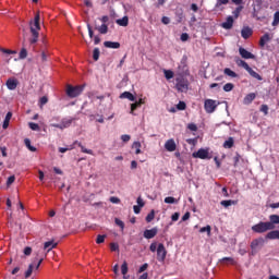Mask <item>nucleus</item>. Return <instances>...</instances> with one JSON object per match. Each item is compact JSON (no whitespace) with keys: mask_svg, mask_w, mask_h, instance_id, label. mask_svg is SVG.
<instances>
[{"mask_svg":"<svg viewBox=\"0 0 279 279\" xmlns=\"http://www.w3.org/2000/svg\"><path fill=\"white\" fill-rule=\"evenodd\" d=\"M251 230H253L256 234H265V232H269V230H274L271 223L268 221H260L257 225H254Z\"/></svg>","mask_w":279,"mask_h":279,"instance_id":"2","label":"nucleus"},{"mask_svg":"<svg viewBox=\"0 0 279 279\" xmlns=\"http://www.w3.org/2000/svg\"><path fill=\"white\" fill-rule=\"evenodd\" d=\"M114 223H116V226H119V228H121L122 232H123V230H125V222H123L121 219L116 218Z\"/></svg>","mask_w":279,"mask_h":279,"instance_id":"37","label":"nucleus"},{"mask_svg":"<svg viewBox=\"0 0 279 279\" xmlns=\"http://www.w3.org/2000/svg\"><path fill=\"white\" fill-rule=\"evenodd\" d=\"M193 158H201V160H206L208 158V150L199 148L197 151L192 154Z\"/></svg>","mask_w":279,"mask_h":279,"instance_id":"11","label":"nucleus"},{"mask_svg":"<svg viewBox=\"0 0 279 279\" xmlns=\"http://www.w3.org/2000/svg\"><path fill=\"white\" fill-rule=\"evenodd\" d=\"M24 254H25V256H32V247L31 246H26L24 248Z\"/></svg>","mask_w":279,"mask_h":279,"instance_id":"63","label":"nucleus"},{"mask_svg":"<svg viewBox=\"0 0 279 279\" xmlns=\"http://www.w3.org/2000/svg\"><path fill=\"white\" fill-rule=\"evenodd\" d=\"M73 123V119H62L61 123H54L51 124L52 128H57L58 130H65V128H71V124Z\"/></svg>","mask_w":279,"mask_h":279,"instance_id":"9","label":"nucleus"},{"mask_svg":"<svg viewBox=\"0 0 279 279\" xmlns=\"http://www.w3.org/2000/svg\"><path fill=\"white\" fill-rule=\"evenodd\" d=\"M87 29L89 38H93L95 36V33L93 32V26H90V24H87Z\"/></svg>","mask_w":279,"mask_h":279,"instance_id":"61","label":"nucleus"},{"mask_svg":"<svg viewBox=\"0 0 279 279\" xmlns=\"http://www.w3.org/2000/svg\"><path fill=\"white\" fill-rule=\"evenodd\" d=\"M150 252H158V243L153 242L149 246Z\"/></svg>","mask_w":279,"mask_h":279,"instance_id":"60","label":"nucleus"},{"mask_svg":"<svg viewBox=\"0 0 279 279\" xmlns=\"http://www.w3.org/2000/svg\"><path fill=\"white\" fill-rule=\"evenodd\" d=\"M211 230H213V229H211L210 225H207L206 227L201 228V229H199V232H201V233L207 232V235L210 236V231H211Z\"/></svg>","mask_w":279,"mask_h":279,"instance_id":"42","label":"nucleus"},{"mask_svg":"<svg viewBox=\"0 0 279 279\" xmlns=\"http://www.w3.org/2000/svg\"><path fill=\"white\" fill-rule=\"evenodd\" d=\"M149 267V264H144L140 267L137 274H143V271H147V268Z\"/></svg>","mask_w":279,"mask_h":279,"instance_id":"59","label":"nucleus"},{"mask_svg":"<svg viewBox=\"0 0 279 279\" xmlns=\"http://www.w3.org/2000/svg\"><path fill=\"white\" fill-rule=\"evenodd\" d=\"M234 61H235V64H238V66H242V69H245V71H247L251 68L250 64H247V62L239 59V57H236Z\"/></svg>","mask_w":279,"mask_h":279,"instance_id":"27","label":"nucleus"},{"mask_svg":"<svg viewBox=\"0 0 279 279\" xmlns=\"http://www.w3.org/2000/svg\"><path fill=\"white\" fill-rule=\"evenodd\" d=\"M260 112H263L265 116L269 114V106L262 105Z\"/></svg>","mask_w":279,"mask_h":279,"instance_id":"52","label":"nucleus"},{"mask_svg":"<svg viewBox=\"0 0 279 279\" xmlns=\"http://www.w3.org/2000/svg\"><path fill=\"white\" fill-rule=\"evenodd\" d=\"M181 40L182 43H186V40H189V33L181 34Z\"/></svg>","mask_w":279,"mask_h":279,"instance_id":"64","label":"nucleus"},{"mask_svg":"<svg viewBox=\"0 0 279 279\" xmlns=\"http://www.w3.org/2000/svg\"><path fill=\"white\" fill-rule=\"evenodd\" d=\"M82 93H84V85H77V86L68 85L66 87V95L68 97H71V99L75 97H80Z\"/></svg>","mask_w":279,"mask_h":279,"instance_id":"4","label":"nucleus"},{"mask_svg":"<svg viewBox=\"0 0 279 279\" xmlns=\"http://www.w3.org/2000/svg\"><path fill=\"white\" fill-rule=\"evenodd\" d=\"M225 149H232L234 147V138L229 137L225 143H223Z\"/></svg>","mask_w":279,"mask_h":279,"instance_id":"30","label":"nucleus"},{"mask_svg":"<svg viewBox=\"0 0 279 279\" xmlns=\"http://www.w3.org/2000/svg\"><path fill=\"white\" fill-rule=\"evenodd\" d=\"M38 32H40V13H37L34 22H31V33L33 36L29 39L31 45L38 43Z\"/></svg>","mask_w":279,"mask_h":279,"instance_id":"1","label":"nucleus"},{"mask_svg":"<svg viewBox=\"0 0 279 279\" xmlns=\"http://www.w3.org/2000/svg\"><path fill=\"white\" fill-rule=\"evenodd\" d=\"M95 29L99 32V34H108V24H102L101 26L95 25Z\"/></svg>","mask_w":279,"mask_h":279,"instance_id":"31","label":"nucleus"},{"mask_svg":"<svg viewBox=\"0 0 279 279\" xmlns=\"http://www.w3.org/2000/svg\"><path fill=\"white\" fill-rule=\"evenodd\" d=\"M110 250H111V252H119V244L112 242V243L110 244Z\"/></svg>","mask_w":279,"mask_h":279,"instance_id":"56","label":"nucleus"},{"mask_svg":"<svg viewBox=\"0 0 279 279\" xmlns=\"http://www.w3.org/2000/svg\"><path fill=\"white\" fill-rule=\"evenodd\" d=\"M49 102V98H47V96H43L40 99H39V107L43 108V106H45L46 104Z\"/></svg>","mask_w":279,"mask_h":279,"instance_id":"46","label":"nucleus"},{"mask_svg":"<svg viewBox=\"0 0 279 279\" xmlns=\"http://www.w3.org/2000/svg\"><path fill=\"white\" fill-rule=\"evenodd\" d=\"M34 262L29 264L27 270L25 271V278H29L32 276V274L34 272Z\"/></svg>","mask_w":279,"mask_h":279,"instance_id":"35","label":"nucleus"},{"mask_svg":"<svg viewBox=\"0 0 279 279\" xmlns=\"http://www.w3.org/2000/svg\"><path fill=\"white\" fill-rule=\"evenodd\" d=\"M109 202H111V204H120L121 203V199L117 196H111L109 198Z\"/></svg>","mask_w":279,"mask_h":279,"instance_id":"58","label":"nucleus"},{"mask_svg":"<svg viewBox=\"0 0 279 279\" xmlns=\"http://www.w3.org/2000/svg\"><path fill=\"white\" fill-rule=\"evenodd\" d=\"M268 223H271L272 230H276V226L279 223V216L278 215H270Z\"/></svg>","mask_w":279,"mask_h":279,"instance_id":"24","label":"nucleus"},{"mask_svg":"<svg viewBox=\"0 0 279 279\" xmlns=\"http://www.w3.org/2000/svg\"><path fill=\"white\" fill-rule=\"evenodd\" d=\"M242 11H243V7H241V5L238 7V8L232 12L234 19H236V17L241 14Z\"/></svg>","mask_w":279,"mask_h":279,"instance_id":"47","label":"nucleus"},{"mask_svg":"<svg viewBox=\"0 0 279 279\" xmlns=\"http://www.w3.org/2000/svg\"><path fill=\"white\" fill-rule=\"evenodd\" d=\"M165 204H178V201L173 196H168L165 198Z\"/></svg>","mask_w":279,"mask_h":279,"instance_id":"43","label":"nucleus"},{"mask_svg":"<svg viewBox=\"0 0 279 279\" xmlns=\"http://www.w3.org/2000/svg\"><path fill=\"white\" fill-rule=\"evenodd\" d=\"M99 48H95L93 51V60H95V62H97V60H99Z\"/></svg>","mask_w":279,"mask_h":279,"instance_id":"45","label":"nucleus"},{"mask_svg":"<svg viewBox=\"0 0 279 279\" xmlns=\"http://www.w3.org/2000/svg\"><path fill=\"white\" fill-rule=\"evenodd\" d=\"M177 147L178 146L175 145V141L173 138L168 140L165 144V149H167V151H175Z\"/></svg>","mask_w":279,"mask_h":279,"instance_id":"15","label":"nucleus"},{"mask_svg":"<svg viewBox=\"0 0 279 279\" xmlns=\"http://www.w3.org/2000/svg\"><path fill=\"white\" fill-rule=\"evenodd\" d=\"M246 71L251 75V77H254V80H258V82H263V76H260V74H258L252 68H248Z\"/></svg>","mask_w":279,"mask_h":279,"instance_id":"25","label":"nucleus"},{"mask_svg":"<svg viewBox=\"0 0 279 279\" xmlns=\"http://www.w3.org/2000/svg\"><path fill=\"white\" fill-rule=\"evenodd\" d=\"M104 241H106V235H97V239H96V243L99 245L101 243H104Z\"/></svg>","mask_w":279,"mask_h":279,"instance_id":"54","label":"nucleus"},{"mask_svg":"<svg viewBox=\"0 0 279 279\" xmlns=\"http://www.w3.org/2000/svg\"><path fill=\"white\" fill-rule=\"evenodd\" d=\"M120 99H129V101H136L134 94L130 92H124L120 95Z\"/></svg>","mask_w":279,"mask_h":279,"instance_id":"22","label":"nucleus"},{"mask_svg":"<svg viewBox=\"0 0 279 279\" xmlns=\"http://www.w3.org/2000/svg\"><path fill=\"white\" fill-rule=\"evenodd\" d=\"M104 47H106L107 49H120L121 44L118 41H105Z\"/></svg>","mask_w":279,"mask_h":279,"instance_id":"18","label":"nucleus"},{"mask_svg":"<svg viewBox=\"0 0 279 279\" xmlns=\"http://www.w3.org/2000/svg\"><path fill=\"white\" fill-rule=\"evenodd\" d=\"M14 180H16V177L14 175L9 177L7 180V186L14 184Z\"/></svg>","mask_w":279,"mask_h":279,"instance_id":"57","label":"nucleus"},{"mask_svg":"<svg viewBox=\"0 0 279 279\" xmlns=\"http://www.w3.org/2000/svg\"><path fill=\"white\" fill-rule=\"evenodd\" d=\"M28 126L31 128V130H33L34 132H38V130H40V125H38V123H34V122H29Z\"/></svg>","mask_w":279,"mask_h":279,"instance_id":"44","label":"nucleus"},{"mask_svg":"<svg viewBox=\"0 0 279 279\" xmlns=\"http://www.w3.org/2000/svg\"><path fill=\"white\" fill-rule=\"evenodd\" d=\"M121 274L122 276H125L128 274V263L124 262L121 266Z\"/></svg>","mask_w":279,"mask_h":279,"instance_id":"51","label":"nucleus"},{"mask_svg":"<svg viewBox=\"0 0 279 279\" xmlns=\"http://www.w3.org/2000/svg\"><path fill=\"white\" fill-rule=\"evenodd\" d=\"M218 106L219 104H217V100H214V99H206L204 102V108L207 114H213V112L217 110Z\"/></svg>","mask_w":279,"mask_h":279,"instance_id":"7","label":"nucleus"},{"mask_svg":"<svg viewBox=\"0 0 279 279\" xmlns=\"http://www.w3.org/2000/svg\"><path fill=\"white\" fill-rule=\"evenodd\" d=\"M225 75H228L229 77H239V74L236 72L232 71L230 68H226L223 70Z\"/></svg>","mask_w":279,"mask_h":279,"instance_id":"32","label":"nucleus"},{"mask_svg":"<svg viewBox=\"0 0 279 279\" xmlns=\"http://www.w3.org/2000/svg\"><path fill=\"white\" fill-rule=\"evenodd\" d=\"M223 90H225V93H230L231 90H234V84H232V83L225 84Z\"/></svg>","mask_w":279,"mask_h":279,"instance_id":"39","label":"nucleus"},{"mask_svg":"<svg viewBox=\"0 0 279 279\" xmlns=\"http://www.w3.org/2000/svg\"><path fill=\"white\" fill-rule=\"evenodd\" d=\"M252 34H253V31L252 28H250V26L243 27L241 31V36L242 38H244V40H247V38H250Z\"/></svg>","mask_w":279,"mask_h":279,"instance_id":"19","label":"nucleus"},{"mask_svg":"<svg viewBox=\"0 0 279 279\" xmlns=\"http://www.w3.org/2000/svg\"><path fill=\"white\" fill-rule=\"evenodd\" d=\"M143 104H145V101H143V98H140L138 101L132 104L131 105V114H134V110H136V108H141V106H143Z\"/></svg>","mask_w":279,"mask_h":279,"instance_id":"29","label":"nucleus"},{"mask_svg":"<svg viewBox=\"0 0 279 279\" xmlns=\"http://www.w3.org/2000/svg\"><path fill=\"white\" fill-rule=\"evenodd\" d=\"M116 23L117 25H120V27H128L130 19H128V16H124L122 19L117 20Z\"/></svg>","mask_w":279,"mask_h":279,"instance_id":"28","label":"nucleus"},{"mask_svg":"<svg viewBox=\"0 0 279 279\" xmlns=\"http://www.w3.org/2000/svg\"><path fill=\"white\" fill-rule=\"evenodd\" d=\"M156 218V210L151 209L150 213L146 216V222L151 223V220Z\"/></svg>","mask_w":279,"mask_h":279,"instance_id":"34","label":"nucleus"},{"mask_svg":"<svg viewBox=\"0 0 279 279\" xmlns=\"http://www.w3.org/2000/svg\"><path fill=\"white\" fill-rule=\"evenodd\" d=\"M0 51L2 53H8V54H14L16 53V50H10V49H5V48H0Z\"/></svg>","mask_w":279,"mask_h":279,"instance_id":"55","label":"nucleus"},{"mask_svg":"<svg viewBox=\"0 0 279 279\" xmlns=\"http://www.w3.org/2000/svg\"><path fill=\"white\" fill-rule=\"evenodd\" d=\"M25 58H27V49L22 48L20 51V59L25 60Z\"/></svg>","mask_w":279,"mask_h":279,"instance_id":"49","label":"nucleus"},{"mask_svg":"<svg viewBox=\"0 0 279 279\" xmlns=\"http://www.w3.org/2000/svg\"><path fill=\"white\" fill-rule=\"evenodd\" d=\"M271 40V37L269 36V33L264 34L259 39V47L263 49L265 48V45Z\"/></svg>","mask_w":279,"mask_h":279,"instance_id":"20","label":"nucleus"},{"mask_svg":"<svg viewBox=\"0 0 279 279\" xmlns=\"http://www.w3.org/2000/svg\"><path fill=\"white\" fill-rule=\"evenodd\" d=\"M233 25H234V17H232V15H229V16L227 17L226 22H223V23L221 24V27H222L223 29H232Z\"/></svg>","mask_w":279,"mask_h":279,"instance_id":"14","label":"nucleus"},{"mask_svg":"<svg viewBox=\"0 0 279 279\" xmlns=\"http://www.w3.org/2000/svg\"><path fill=\"white\" fill-rule=\"evenodd\" d=\"M45 248H39L35 252V258L33 263H37L35 269H40V265H43V260L47 258V253L44 251Z\"/></svg>","mask_w":279,"mask_h":279,"instance_id":"6","label":"nucleus"},{"mask_svg":"<svg viewBox=\"0 0 279 279\" xmlns=\"http://www.w3.org/2000/svg\"><path fill=\"white\" fill-rule=\"evenodd\" d=\"M16 86H19V81L16 78H9L7 81V88H9V90H16Z\"/></svg>","mask_w":279,"mask_h":279,"instance_id":"17","label":"nucleus"},{"mask_svg":"<svg viewBox=\"0 0 279 279\" xmlns=\"http://www.w3.org/2000/svg\"><path fill=\"white\" fill-rule=\"evenodd\" d=\"M230 3V0H218L216 3V8H221V5H228Z\"/></svg>","mask_w":279,"mask_h":279,"instance_id":"48","label":"nucleus"},{"mask_svg":"<svg viewBox=\"0 0 279 279\" xmlns=\"http://www.w3.org/2000/svg\"><path fill=\"white\" fill-rule=\"evenodd\" d=\"M220 263H229V265H236V260L232 257H222Z\"/></svg>","mask_w":279,"mask_h":279,"instance_id":"33","label":"nucleus"},{"mask_svg":"<svg viewBox=\"0 0 279 279\" xmlns=\"http://www.w3.org/2000/svg\"><path fill=\"white\" fill-rule=\"evenodd\" d=\"M254 99H256V95L254 93L247 94L243 99V105L250 106Z\"/></svg>","mask_w":279,"mask_h":279,"instance_id":"21","label":"nucleus"},{"mask_svg":"<svg viewBox=\"0 0 279 279\" xmlns=\"http://www.w3.org/2000/svg\"><path fill=\"white\" fill-rule=\"evenodd\" d=\"M132 148L135 149V154H141V142H134Z\"/></svg>","mask_w":279,"mask_h":279,"instance_id":"40","label":"nucleus"},{"mask_svg":"<svg viewBox=\"0 0 279 279\" xmlns=\"http://www.w3.org/2000/svg\"><path fill=\"white\" fill-rule=\"evenodd\" d=\"M24 143L27 149H29V151H36V147L32 146V141H29V138H25Z\"/></svg>","mask_w":279,"mask_h":279,"instance_id":"36","label":"nucleus"},{"mask_svg":"<svg viewBox=\"0 0 279 279\" xmlns=\"http://www.w3.org/2000/svg\"><path fill=\"white\" fill-rule=\"evenodd\" d=\"M175 88L179 93H186V90H189V80L184 78L182 75L177 76Z\"/></svg>","mask_w":279,"mask_h":279,"instance_id":"5","label":"nucleus"},{"mask_svg":"<svg viewBox=\"0 0 279 279\" xmlns=\"http://www.w3.org/2000/svg\"><path fill=\"white\" fill-rule=\"evenodd\" d=\"M12 119V112L9 111L4 118V121H3V124H2V128L3 130H8V128H10V120Z\"/></svg>","mask_w":279,"mask_h":279,"instance_id":"26","label":"nucleus"},{"mask_svg":"<svg viewBox=\"0 0 279 279\" xmlns=\"http://www.w3.org/2000/svg\"><path fill=\"white\" fill-rule=\"evenodd\" d=\"M266 239H268V241H279V230H270V232L266 234Z\"/></svg>","mask_w":279,"mask_h":279,"instance_id":"16","label":"nucleus"},{"mask_svg":"<svg viewBox=\"0 0 279 279\" xmlns=\"http://www.w3.org/2000/svg\"><path fill=\"white\" fill-rule=\"evenodd\" d=\"M239 53H240L241 58H243L244 60H254V58H256V56H254V53L247 51L243 47L239 48Z\"/></svg>","mask_w":279,"mask_h":279,"instance_id":"10","label":"nucleus"},{"mask_svg":"<svg viewBox=\"0 0 279 279\" xmlns=\"http://www.w3.org/2000/svg\"><path fill=\"white\" fill-rule=\"evenodd\" d=\"M187 128L191 130V132H197V124L195 123H190Z\"/></svg>","mask_w":279,"mask_h":279,"instance_id":"62","label":"nucleus"},{"mask_svg":"<svg viewBox=\"0 0 279 279\" xmlns=\"http://www.w3.org/2000/svg\"><path fill=\"white\" fill-rule=\"evenodd\" d=\"M163 75L166 80H173V71L171 70H163Z\"/></svg>","mask_w":279,"mask_h":279,"instance_id":"41","label":"nucleus"},{"mask_svg":"<svg viewBox=\"0 0 279 279\" xmlns=\"http://www.w3.org/2000/svg\"><path fill=\"white\" fill-rule=\"evenodd\" d=\"M158 234V228L154 227L153 229H146L144 231V239H154Z\"/></svg>","mask_w":279,"mask_h":279,"instance_id":"12","label":"nucleus"},{"mask_svg":"<svg viewBox=\"0 0 279 279\" xmlns=\"http://www.w3.org/2000/svg\"><path fill=\"white\" fill-rule=\"evenodd\" d=\"M167 258V248L165 247V244L159 243L157 247V260L159 263H165Z\"/></svg>","mask_w":279,"mask_h":279,"instance_id":"8","label":"nucleus"},{"mask_svg":"<svg viewBox=\"0 0 279 279\" xmlns=\"http://www.w3.org/2000/svg\"><path fill=\"white\" fill-rule=\"evenodd\" d=\"M177 110H186V102L179 101V104L177 105Z\"/></svg>","mask_w":279,"mask_h":279,"instance_id":"50","label":"nucleus"},{"mask_svg":"<svg viewBox=\"0 0 279 279\" xmlns=\"http://www.w3.org/2000/svg\"><path fill=\"white\" fill-rule=\"evenodd\" d=\"M220 204H221L225 208H228L229 206H232V204H236V201H232V199H229V201H221Z\"/></svg>","mask_w":279,"mask_h":279,"instance_id":"38","label":"nucleus"},{"mask_svg":"<svg viewBox=\"0 0 279 279\" xmlns=\"http://www.w3.org/2000/svg\"><path fill=\"white\" fill-rule=\"evenodd\" d=\"M265 245V239L257 238L251 242V248L256 250L258 247H263Z\"/></svg>","mask_w":279,"mask_h":279,"instance_id":"13","label":"nucleus"},{"mask_svg":"<svg viewBox=\"0 0 279 279\" xmlns=\"http://www.w3.org/2000/svg\"><path fill=\"white\" fill-rule=\"evenodd\" d=\"M56 247H58V243H54L53 241H48L44 244V250H47V253L51 252Z\"/></svg>","mask_w":279,"mask_h":279,"instance_id":"23","label":"nucleus"},{"mask_svg":"<svg viewBox=\"0 0 279 279\" xmlns=\"http://www.w3.org/2000/svg\"><path fill=\"white\" fill-rule=\"evenodd\" d=\"M279 23V11L274 14L272 25L276 26Z\"/></svg>","mask_w":279,"mask_h":279,"instance_id":"53","label":"nucleus"},{"mask_svg":"<svg viewBox=\"0 0 279 279\" xmlns=\"http://www.w3.org/2000/svg\"><path fill=\"white\" fill-rule=\"evenodd\" d=\"M75 145H78L81 147V151L83 154H89L90 156H93V150L84 147V145H82V143H80L77 141H75L69 147H59V151H60V154H66V151H71L72 149H75Z\"/></svg>","mask_w":279,"mask_h":279,"instance_id":"3","label":"nucleus"}]
</instances>
